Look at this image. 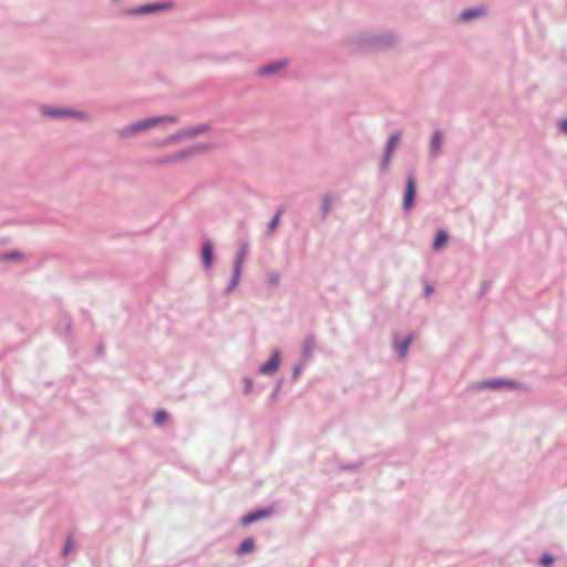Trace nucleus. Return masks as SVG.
<instances>
[{
  "mask_svg": "<svg viewBox=\"0 0 567 567\" xmlns=\"http://www.w3.org/2000/svg\"><path fill=\"white\" fill-rule=\"evenodd\" d=\"M396 43L398 37L393 32L362 33L349 40V47L354 50H388Z\"/></svg>",
  "mask_w": 567,
  "mask_h": 567,
  "instance_id": "1",
  "label": "nucleus"
},
{
  "mask_svg": "<svg viewBox=\"0 0 567 567\" xmlns=\"http://www.w3.org/2000/svg\"><path fill=\"white\" fill-rule=\"evenodd\" d=\"M209 147H210L209 144L197 143L195 145H192L189 147H186V148L179 150L173 154H169L165 157H162L157 161V163L161 165H165V164H171L174 162H181V161L189 158L196 154L203 153V152L209 150Z\"/></svg>",
  "mask_w": 567,
  "mask_h": 567,
  "instance_id": "2",
  "label": "nucleus"
},
{
  "mask_svg": "<svg viewBox=\"0 0 567 567\" xmlns=\"http://www.w3.org/2000/svg\"><path fill=\"white\" fill-rule=\"evenodd\" d=\"M477 388L481 390H526L527 386L524 383L512 379L505 378H493L488 380H484L477 384Z\"/></svg>",
  "mask_w": 567,
  "mask_h": 567,
  "instance_id": "3",
  "label": "nucleus"
},
{
  "mask_svg": "<svg viewBox=\"0 0 567 567\" xmlns=\"http://www.w3.org/2000/svg\"><path fill=\"white\" fill-rule=\"evenodd\" d=\"M417 188H416V177L414 173H409L405 181L403 198H402V210L404 213H410L416 202Z\"/></svg>",
  "mask_w": 567,
  "mask_h": 567,
  "instance_id": "4",
  "label": "nucleus"
},
{
  "mask_svg": "<svg viewBox=\"0 0 567 567\" xmlns=\"http://www.w3.org/2000/svg\"><path fill=\"white\" fill-rule=\"evenodd\" d=\"M209 127H210L209 124L202 123V124H198L195 126L179 130L176 133L171 134L167 137H165L164 140H162L159 145H167V144H171V143H174V142H177V141H181L184 138H193L202 133L207 132L209 130Z\"/></svg>",
  "mask_w": 567,
  "mask_h": 567,
  "instance_id": "5",
  "label": "nucleus"
},
{
  "mask_svg": "<svg viewBox=\"0 0 567 567\" xmlns=\"http://www.w3.org/2000/svg\"><path fill=\"white\" fill-rule=\"evenodd\" d=\"M275 512V508L272 505H267L264 507H257L245 515H243L239 519V523L241 526L247 527L251 524H255L259 520L266 519L270 517Z\"/></svg>",
  "mask_w": 567,
  "mask_h": 567,
  "instance_id": "6",
  "label": "nucleus"
},
{
  "mask_svg": "<svg viewBox=\"0 0 567 567\" xmlns=\"http://www.w3.org/2000/svg\"><path fill=\"white\" fill-rule=\"evenodd\" d=\"M280 365L281 352L276 349L272 351L269 359L259 365L257 373L262 375H274L279 370Z\"/></svg>",
  "mask_w": 567,
  "mask_h": 567,
  "instance_id": "7",
  "label": "nucleus"
},
{
  "mask_svg": "<svg viewBox=\"0 0 567 567\" xmlns=\"http://www.w3.org/2000/svg\"><path fill=\"white\" fill-rule=\"evenodd\" d=\"M413 340V332L408 333L404 338H400L396 332L393 333V348L398 359H403L406 357Z\"/></svg>",
  "mask_w": 567,
  "mask_h": 567,
  "instance_id": "8",
  "label": "nucleus"
},
{
  "mask_svg": "<svg viewBox=\"0 0 567 567\" xmlns=\"http://www.w3.org/2000/svg\"><path fill=\"white\" fill-rule=\"evenodd\" d=\"M215 260L214 244L210 239H205L200 247V261L205 270L213 267Z\"/></svg>",
  "mask_w": 567,
  "mask_h": 567,
  "instance_id": "9",
  "label": "nucleus"
},
{
  "mask_svg": "<svg viewBox=\"0 0 567 567\" xmlns=\"http://www.w3.org/2000/svg\"><path fill=\"white\" fill-rule=\"evenodd\" d=\"M288 65V60H275L260 66L258 74L262 76H271L284 70Z\"/></svg>",
  "mask_w": 567,
  "mask_h": 567,
  "instance_id": "10",
  "label": "nucleus"
},
{
  "mask_svg": "<svg viewBox=\"0 0 567 567\" xmlns=\"http://www.w3.org/2000/svg\"><path fill=\"white\" fill-rule=\"evenodd\" d=\"M174 7H175V2L173 0L147 2V3H144V16L155 14V13H158L162 11L173 9Z\"/></svg>",
  "mask_w": 567,
  "mask_h": 567,
  "instance_id": "11",
  "label": "nucleus"
},
{
  "mask_svg": "<svg viewBox=\"0 0 567 567\" xmlns=\"http://www.w3.org/2000/svg\"><path fill=\"white\" fill-rule=\"evenodd\" d=\"M486 13V8L485 7H471V8H466L464 9L460 17H458V20L461 22H470V21H473L475 19H477L478 17L483 16Z\"/></svg>",
  "mask_w": 567,
  "mask_h": 567,
  "instance_id": "12",
  "label": "nucleus"
},
{
  "mask_svg": "<svg viewBox=\"0 0 567 567\" xmlns=\"http://www.w3.org/2000/svg\"><path fill=\"white\" fill-rule=\"evenodd\" d=\"M175 123L177 122V117L173 115H157L152 117L144 118V131L153 128L154 126L161 123Z\"/></svg>",
  "mask_w": 567,
  "mask_h": 567,
  "instance_id": "13",
  "label": "nucleus"
},
{
  "mask_svg": "<svg viewBox=\"0 0 567 567\" xmlns=\"http://www.w3.org/2000/svg\"><path fill=\"white\" fill-rule=\"evenodd\" d=\"M449 238L450 235L445 229H437L432 241V249L434 251H441L447 245Z\"/></svg>",
  "mask_w": 567,
  "mask_h": 567,
  "instance_id": "14",
  "label": "nucleus"
},
{
  "mask_svg": "<svg viewBox=\"0 0 567 567\" xmlns=\"http://www.w3.org/2000/svg\"><path fill=\"white\" fill-rule=\"evenodd\" d=\"M256 550V540L254 537L244 538L237 546L235 553L238 556H245Z\"/></svg>",
  "mask_w": 567,
  "mask_h": 567,
  "instance_id": "15",
  "label": "nucleus"
},
{
  "mask_svg": "<svg viewBox=\"0 0 567 567\" xmlns=\"http://www.w3.org/2000/svg\"><path fill=\"white\" fill-rule=\"evenodd\" d=\"M248 255V244L243 241L236 252L235 259L233 261V268L243 270V261Z\"/></svg>",
  "mask_w": 567,
  "mask_h": 567,
  "instance_id": "16",
  "label": "nucleus"
},
{
  "mask_svg": "<svg viewBox=\"0 0 567 567\" xmlns=\"http://www.w3.org/2000/svg\"><path fill=\"white\" fill-rule=\"evenodd\" d=\"M443 134L440 130H435L431 137L430 153L431 156H435L442 148Z\"/></svg>",
  "mask_w": 567,
  "mask_h": 567,
  "instance_id": "17",
  "label": "nucleus"
},
{
  "mask_svg": "<svg viewBox=\"0 0 567 567\" xmlns=\"http://www.w3.org/2000/svg\"><path fill=\"white\" fill-rule=\"evenodd\" d=\"M241 271L243 270H238V269L231 268L230 280H229L228 285L226 286V288L223 291V293L225 296L229 295L230 292H233L238 287L239 281H240V277H241Z\"/></svg>",
  "mask_w": 567,
  "mask_h": 567,
  "instance_id": "18",
  "label": "nucleus"
},
{
  "mask_svg": "<svg viewBox=\"0 0 567 567\" xmlns=\"http://www.w3.org/2000/svg\"><path fill=\"white\" fill-rule=\"evenodd\" d=\"M171 420L169 413L164 409H158L153 415L154 425L165 427Z\"/></svg>",
  "mask_w": 567,
  "mask_h": 567,
  "instance_id": "19",
  "label": "nucleus"
},
{
  "mask_svg": "<svg viewBox=\"0 0 567 567\" xmlns=\"http://www.w3.org/2000/svg\"><path fill=\"white\" fill-rule=\"evenodd\" d=\"M315 347H316L315 336L308 334L305 338L303 344H302V355L305 359H308L309 357H311Z\"/></svg>",
  "mask_w": 567,
  "mask_h": 567,
  "instance_id": "20",
  "label": "nucleus"
},
{
  "mask_svg": "<svg viewBox=\"0 0 567 567\" xmlns=\"http://www.w3.org/2000/svg\"><path fill=\"white\" fill-rule=\"evenodd\" d=\"M399 140H400V133L399 132H393L389 136L383 152L384 153H389V154H393V151H394Z\"/></svg>",
  "mask_w": 567,
  "mask_h": 567,
  "instance_id": "21",
  "label": "nucleus"
},
{
  "mask_svg": "<svg viewBox=\"0 0 567 567\" xmlns=\"http://www.w3.org/2000/svg\"><path fill=\"white\" fill-rule=\"evenodd\" d=\"M331 202H332V196L330 194H327L323 196L322 203L320 206V217L322 220H324L328 216V213L331 208Z\"/></svg>",
  "mask_w": 567,
  "mask_h": 567,
  "instance_id": "22",
  "label": "nucleus"
},
{
  "mask_svg": "<svg viewBox=\"0 0 567 567\" xmlns=\"http://www.w3.org/2000/svg\"><path fill=\"white\" fill-rule=\"evenodd\" d=\"M556 561V558L550 553H543L538 559L537 565L540 567H551Z\"/></svg>",
  "mask_w": 567,
  "mask_h": 567,
  "instance_id": "23",
  "label": "nucleus"
},
{
  "mask_svg": "<svg viewBox=\"0 0 567 567\" xmlns=\"http://www.w3.org/2000/svg\"><path fill=\"white\" fill-rule=\"evenodd\" d=\"M363 461L362 460H359L357 462H352V463H340L338 465V468L341 471V472H349V471H357L359 468H361L363 466Z\"/></svg>",
  "mask_w": 567,
  "mask_h": 567,
  "instance_id": "24",
  "label": "nucleus"
},
{
  "mask_svg": "<svg viewBox=\"0 0 567 567\" xmlns=\"http://www.w3.org/2000/svg\"><path fill=\"white\" fill-rule=\"evenodd\" d=\"M285 382V379L281 378L279 380H277L276 384H275V388L272 389L269 398H268V401L269 403H275L280 394V391H281V386Z\"/></svg>",
  "mask_w": 567,
  "mask_h": 567,
  "instance_id": "25",
  "label": "nucleus"
},
{
  "mask_svg": "<svg viewBox=\"0 0 567 567\" xmlns=\"http://www.w3.org/2000/svg\"><path fill=\"white\" fill-rule=\"evenodd\" d=\"M281 213H282V207H279L277 209V212L275 213V215L270 218V220L268 221V230H274L278 227L279 225V221H280V216H281Z\"/></svg>",
  "mask_w": 567,
  "mask_h": 567,
  "instance_id": "26",
  "label": "nucleus"
},
{
  "mask_svg": "<svg viewBox=\"0 0 567 567\" xmlns=\"http://www.w3.org/2000/svg\"><path fill=\"white\" fill-rule=\"evenodd\" d=\"M279 274L278 272H270L268 274L267 276V286L270 287V288H274V287H277L278 284H279Z\"/></svg>",
  "mask_w": 567,
  "mask_h": 567,
  "instance_id": "27",
  "label": "nucleus"
},
{
  "mask_svg": "<svg viewBox=\"0 0 567 567\" xmlns=\"http://www.w3.org/2000/svg\"><path fill=\"white\" fill-rule=\"evenodd\" d=\"M392 154L384 153L382 154V159L380 163V171L383 173L389 168L390 161H391Z\"/></svg>",
  "mask_w": 567,
  "mask_h": 567,
  "instance_id": "28",
  "label": "nucleus"
},
{
  "mask_svg": "<svg viewBox=\"0 0 567 567\" xmlns=\"http://www.w3.org/2000/svg\"><path fill=\"white\" fill-rule=\"evenodd\" d=\"M244 383V394H248L252 391V379L249 377L243 378Z\"/></svg>",
  "mask_w": 567,
  "mask_h": 567,
  "instance_id": "29",
  "label": "nucleus"
},
{
  "mask_svg": "<svg viewBox=\"0 0 567 567\" xmlns=\"http://www.w3.org/2000/svg\"><path fill=\"white\" fill-rule=\"evenodd\" d=\"M302 369H303V363H301V362H300V363H298V364H296V365L292 368V373H291V381H292V382H295V381L299 378V375H300V373H301Z\"/></svg>",
  "mask_w": 567,
  "mask_h": 567,
  "instance_id": "30",
  "label": "nucleus"
},
{
  "mask_svg": "<svg viewBox=\"0 0 567 567\" xmlns=\"http://www.w3.org/2000/svg\"><path fill=\"white\" fill-rule=\"evenodd\" d=\"M423 281L425 282V285H424V290H423V296H424L425 298H429V297H431V296L433 295V292H434V286H433V284H431V282H426V281H425V279H423Z\"/></svg>",
  "mask_w": 567,
  "mask_h": 567,
  "instance_id": "31",
  "label": "nucleus"
},
{
  "mask_svg": "<svg viewBox=\"0 0 567 567\" xmlns=\"http://www.w3.org/2000/svg\"><path fill=\"white\" fill-rule=\"evenodd\" d=\"M489 289V282L488 281H483L481 284V287H480V290L477 291V298H482Z\"/></svg>",
  "mask_w": 567,
  "mask_h": 567,
  "instance_id": "32",
  "label": "nucleus"
},
{
  "mask_svg": "<svg viewBox=\"0 0 567 567\" xmlns=\"http://www.w3.org/2000/svg\"><path fill=\"white\" fill-rule=\"evenodd\" d=\"M558 130L563 133V134H566L567 135V116L559 120L558 122Z\"/></svg>",
  "mask_w": 567,
  "mask_h": 567,
  "instance_id": "33",
  "label": "nucleus"
},
{
  "mask_svg": "<svg viewBox=\"0 0 567 567\" xmlns=\"http://www.w3.org/2000/svg\"><path fill=\"white\" fill-rule=\"evenodd\" d=\"M71 549V540L69 539L66 545H65V548L63 550V554L66 555L69 553V550Z\"/></svg>",
  "mask_w": 567,
  "mask_h": 567,
  "instance_id": "34",
  "label": "nucleus"
},
{
  "mask_svg": "<svg viewBox=\"0 0 567 567\" xmlns=\"http://www.w3.org/2000/svg\"><path fill=\"white\" fill-rule=\"evenodd\" d=\"M63 112L62 111H51V112H47V114H50V115H58V114H62Z\"/></svg>",
  "mask_w": 567,
  "mask_h": 567,
  "instance_id": "35",
  "label": "nucleus"
},
{
  "mask_svg": "<svg viewBox=\"0 0 567 567\" xmlns=\"http://www.w3.org/2000/svg\"><path fill=\"white\" fill-rule=\"evenodd\" d=\"M133 12H134V13H140V12H142V9H140V8H138V9H135Z\"/></svg>",
  "mask_w": 567,
  "mask_h": 567,
  "instance_id": "36",
  "label": "nucleus"
},
{
  "mask_svg": "<svg viewBox=\"0 0 567 567\" xmlns=\"http://www.w3.org/2000/svg\"><path fill=\"white\" fill-rule=\"evenodd\" d=\"M17 255H9L7 258H16Z\"/></svg>",
  "mask_w": 567,
  "mask_h": 567,
  "instance_id": "37",
  "label": "nucleus"
}]
</instances>
